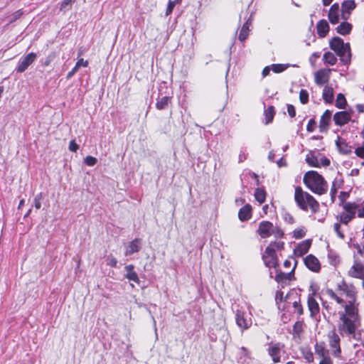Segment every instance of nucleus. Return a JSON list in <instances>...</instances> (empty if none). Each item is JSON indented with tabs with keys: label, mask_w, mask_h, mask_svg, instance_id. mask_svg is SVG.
I'll return each mask as SVG.
<instances>
[{
	"label": "nucleus",
	"mask_w": 364,
	"mask_h": 364,
	"mask_svg": "<svg viewBox=\"0 0 364 364\" xmlns=\"http://www.w3.org/2000/svg\"><path fill=\"white\" fill-rule=\"evenodd\" d=\"M338 294L331 289L326 290L328 296L344 308V310L339 311L338 313L339 317L337 324L338 331L341 336H346L358 340L360 336V333L357 332L360 326V317L358 306L355 304V288L343 282L338 285Z\"/></svg>",
	"instance_id": "1"
},
{
	"label": "nucleus",
	"mask_w": 364,
	"mask_h": 364,
	"mask_svg": "<svg viewBox=\"0 0 364 364\" xmlns=\"http://www.w3.org/2000/svg\"><path fill=\"white\" fill-rule=\"evenodd\" d=\"M304 184L313 193L318 195L325 194L328 191V184L323 176L316 171L306 172L303 178Z\"/></svg>",
	"instance_id": "2"
},
{
	"label": "nucleus",
	"mask_w": 364,
	"mask_h": 364,
	"mask_svg": "<svg viewBox=\"0 0 364 364\" xmlns=\"http://www.w3.org/2000/svg\"><path fill=\"white\" fill-rule=\"evenodd\" d=\"M294 200L297 205L304 211L310 210L312 213H316L319 210V203L316 200L299 186L295 188Z\"/></svg>",
	"instance_id": "3"
},
{
	"label": "nucleus",
	"mask_w": 364,
	"mask_h": 364,
	"mask_svg": "<svg viewBox=\"0 0 364 364\" xmlns=\"http://www.w3.org/2000/svg\"><path fill=\"white\" fill-rule=\"evenodd\" d=\"M329 46L340 57V60L343 64L350 62V50L349 43H344L343 39L336 36L330 41Z\"/></svg>",
	"instance_id": "4"
},
{
	"label": "nucleus",
	"mask_w": 364,
	"mask_h": 364,
	"mask_svg": "<svg viewBox=\"0 0 364 364\" xmlns=\"http://www.w3.org/2000/svg\"><path fill=\"white\" fill-rule=\"evenodd\" d=\"M327 339L331 354L335 358H341V338L340 336L333 329L328 333Z\"/></svg>",
	"instance_id": "5"
},
{
	"label": "nucleus",
	"mask_w": 364,
	"mask_h": 364,
	"mask_svg": "<svg viewBox=\"0 0 364 364\" xmlns=\"http://www.w3.org/2000/svg\"><path fill=\"white\" fill-rule=\"evenodd\" d=\"M235 314L236 324L241 329L242 332L250 328L252 319L247 318L246 314L242 309H237L235 311Z\"/></svg>",
	"instance_id": "6"
},
{
	"label": "nucleus",
	"mask_w": 364,
	"mask_h": 364,
	"mask_svg": "<svg viewBox=\"0 0 364 364\" xmlns=\"http://www.w3.org/2000/svg\"><path fill=\"white\" fill-rule=\"evenodd\" d=\"M284 346L279 343L271 344L267 349L268 355L272 358L274 363L280 362L281 354L283 352Z\"/></svg>",
	"instance_id": "7"
},
{
	"label": "nucleus",
	"mask_w": 364,
	"mask_h": 364,
	"mask_svg": "<svg viewBox=\"0 0 364 364\" xmlns=\"http://www.w3.org/2000/svg\"><path fill=\"white\" fill-rule=\"evenodd\" d=\"M331 69H320L314 73V82L317 85H323L330 79Z\"/></svg>",
	"instance_id": "8"
},
{
	"label": "nucleus",
	"mask_w": 364,
	"mask_h": 364,
	"mask_svg": "<svg viewBox=\"0 0 364 364\" xmlns=\"http://www.w3.org/2000/svg\"><path fill=\"white\" fill-rule=\"evenodd\" d=\"M36 54L35 53H30L24 56L19 62L16 69L18 73L24 72L36 59Z\"/></svg>",
	"instance_id": "9"
},
{
	"label": "nucleus",
	"mask_w": 364,
	"mask_h": 364,
	"mask_svg": "<svg viewBox=\"0 0 364 364\" xmlns=\"http://www.w3.org/2000/svg\"><path fill=\"white\" fill-rule=\"evenodd\" d=\"M314 294L315 293L314 292L311 294H309L307 299V304L310 311V316L316 319L317 316L319 315L320 308L318 302L314 299Z\"/></svg>",
	"instance_id": "10"
},
{
	"label": "nucleus",
	"mask_w": 364,
	"mask_h": 364,
	"mask_svg": "<svg viewBox=\"0 0 364 364\" xmlns=\"http://www.w3.org/2000/svg\"><path fill=\"white\" fill-rule=\"evenodd\" d=\"M306 267L312 272H318L321 269V264L318 259L313 255H307L304 259Z\"/></svg>",
	"instance_id": "11"
},
{
	"label": "nucleus",
	"mask_w": 364,
	"mask_h": 364,
	"mask_svg": "<svg viewBox=\"0 0 364 364\" xmlns=\"http://www.w3.org/2000/svg\"><path fill=\"white\" fill-rule=\"evenodd\" d=\"M351 119L350 113L346 111L336 112L333 116V120L336 125L343 126L347 124Z\"/></svg>",
	"instance_id": "12"
},
{
	"label": "nucleus",
	"mask_w": 364,
	"mask_h": 364,
	"mask_svg": "<svg viewBox=\"0 0 364 364\" xmlns=\"http://www.w3.org/2000/svg\"><path fill=\"white\" fill-rule=\"evenodd\" d=\"M356 4L354 0H346L341 4L342 18L346 20L349 18L350 12L355 9Z\"/></svg>",
	"instance_id": "13"
},
{
	"label": "nucleus",
	"mask_w": 364,
	"mask_h": 364,
	"mask_svg": "<svg viewBox=\"0 0 364 364\" xmlns=\"http://www.w3.org/2000/svg\"><path fill=\"white\" fill-rule=\"evenodd\" d=\"M273 229V224L269 221L260 223L258 228V233L262 238L268 237L271 235Z\"/></svg>",
	"instance_id": "14"
},
{
	"label": "nucleus",
	"mask_w": 364,
	"mask_h": 364,
	"mask_svg": "<svg viewBox=\"0 0 364 364\" xmlns=\"http://www.w3.org/2000/svg\"><path fill=\"white\" fill-rule=\"evenodd\" d=\"M348 275L354 278H361L364 276V266L362 264L355 262L348 270Z\"/></svg>",
	"instance_id": "15"
},
{
	"label": "nucleus",
	"mask_w": 364,
	"mask_h": 364,
	"mask_svg": "<svg viewBox=\"0 0 364 364\" xmlns=\"http://www.w3.org/2000/svg\"><path fill=\"white\" fill-rule=\"evenodd\" d=\"M311 242L306 240L299 243L294 250V253L297 257H301L305 255L309 250Z\"/></svg>",
	"instance_id": "16"
},
{
	"label": "nucleus",
	"mask_w": 364,
	"mask_h": 364,
	"mask_svg": "<svg viewBox=\"0 0 364 364\" xmlns=\"http://www.w3.org/2000/svg\"><path fill=\"white\" fill-rule=\"evenodd\" d=\"M262 259L265 265L269 268L275 267L278 264L277 257L274 252L271 253L265 251Z\"/></svg>",
	"instance_id": "17"
},
{
	"label": "nucleus",
	"mask_w": 364,
	"mask_h": 364,
	"mask_svg": "<svg viewBox=\"0 0 364 364\" xmlns=\"http://www.w3.org/2000/svg\"><path fill=\"white\" fill-rule=\"evenodd\" d=\"M331 115L332 112L330 110L326 109L321 116L319 124V129L321 132L328 129L329 123L331 122Z\"/></svg>",
	"instance_id": "18"
},
{
	"label": "nucleus",
	"mask_w": 364,
	"mask_h": 364,
	"mask_svg": "<svg viewBox=\"0 0 364 364\" xmlns=\"http://www.w3.org/2000/svg\"><path fill=\"white\" fill-rule=\"evenodd\" d=\"M126 274L125 277L129 281H133L137 284L140 282L139 278L134 271V266L133 264L127 265L125 267Z\"/></svg>",
	"instance_id": "19"
},
{
	"label": "nucleus",
	"mask_w": 364,
	"mask_h": 364,
	"mask_svg": "<svg viewBox=\"0 0 364 364\" xmlns=\"http://www.w3.org/2000/svg\"><path fill=\"white\" fill-rule=\"evenodd\" d=\"M339 6L338 4H334L330 8L328 12V19L333 24H336L339 21Z\"/></svg>",
	"instance_id": "20"
},
{
	"label": "nucleus",
	"mask_w": 364,
	"mask_h": 364,
	"mask_svg": "<svg viewBox=\"0 0 364 364\" xmlns=\"http://www.w3.org/2000/svg\"><path fill=\"white\" fill-rule=\"evenodd\" d=\"M141 249V240L135 239L130 242L127 247L125 255H131L135 252H138Z\"/></svg>",
	"instance_id": "21"
},
{
	"label": "nucleus",
	"mask_w": 364,
	"mask_h": 364,
	"mask_svg": "<svg viewBox=\"0 0 364 364\" xmlns=\"http://www.w3.org/2000/svg\"><path fill=\"white\" fill-rule=\"evenodd\" d=\"M336 144L339 151L343 154H348L352 152V147L349 146L346 141L341 137H338Z\"/></svg>",
	"instance_id": "22"
},
{
	"label": "nucleus",
	"mask_w": 364,
	"mask_h": 364,
	"mask_svg": "<svg viewBox=\"0 0 364 364\" xmlns=\"http://www.w3.org/2000/svg\"><path fill=\"white\" fill-rule=\"evenodd\" d=\"M343 208L345 212L353 218L355 217L356 212H358L359 204L355 202H346L342 204Z\"/></svg>",
	"instance_id": "23"
},
{
	"label": "nucleus",
	"mask_w": 364,
	"mask_h": 364,
	"mask_svg": "<svg viewBox=\"0 0 364 364\" xmlns=\"http://www.w3.org/2000/svg\"><path fill=\"white\" fill-rule=\"evenodd\" d=\"M316 28L318 36L323 38L326 36L329 31V26L326 20H321L318 22Z\"/></svg>",
	"instance_id": "24"
},
{
	"label": "nucleus",
	"mask_w": 364,
	"mask_h": 364,
	"mask_svg": "<svg viewBox=\"0 0 364 364\" xmlns=\"http://www.w3.org/2000/svg\"><path fill=\"white\" fill-rule=\"evenodd\" d=\"M251 212H252L251 206L250 205H245L242 208H240V210H239V213H238L239 219L242 221H245V220H249L252 216Z\"/></svg>",
	"instance_id": "25"
},
{
	"label": "nucleus",
	"mask_w": 364,
	"mask_h": 364,
	"mask_svg": "<svg viewBox=\"0 0 364 364\" xmlns=\"http://www.w3.org/2000/svg\"><path fill=\"white\" fill-rule=\"evenodd\" d=\"M323 99L326 103H331L333 100V90L331 87L325 86L322 93Z\"/></svg>",
	"instance_id": "26"
},
{
	"label": "nucleus",
	"mask_w": 364,
	"mask_h": 364,
	"mask_svg": "<svg viewBox=\"0 0 364 364\" xmlns=\"http://www.w3.org/2000/svg\"><path fill=\"white\" fill-rule=\"evenodd\" d=\"M251 25V21L250 19H248L245 23L242 26L240 34H239V40L240 41H244L245 39H247L249 31H250V26Z\"/></svg>",
	"instance_id": "27"
},
{
	"label": "nucleus",
	"mask_w": 364,
	"mask_h": 364,
	"mask_svg": "<svg viewBox=\"0 0 364 364\" xmlns=\"http://www.w3.org/2000/svg\"><path fill=\"white\" fill-rule=\"evenodd\" d=\"M352 29V25L348 22L341 23L336 28L337 32L343 36L350 33Z\"/></svg>",
	"instance_id": "28"
},
{
	"label": "nucleus",
	"mask_w": 364,
	"mask_h": 364,
	"mask_svg": "<svg viewBox=\"0 0 364 364\" xmlns=\"http://www.w3.org/2000/svg\"><path fill=\"white\" fill-rule=\"evenodd\" d=\"M284 243L281 241L271 242L266 248L267 252H274L276 254L277 250H281L284 248Z\"/></svg>",
	"instance_id": "29"
},
{
	"label": "nucleus",
	"mask_w": 364,
	"mask_h": 364,
	"mask_svg": "<svg viewBox=\"0 0 364 364\" xmlns=\"http://www.w3.org/2000/svg\"><path fill=\"white\" fill-rule=\"evenodd\" d=\"M315 352L321 359L325 358H330L328 355V351L326 350L323 343H316Z\"/></svg>",
	"instance_id": "30"
},
{
	"label": "nucleus",
	"mask_w": 364,
	"mask_h": 364,
	"mask_svg": "<svg viewBox=\"0 0 364 364\" xmlns=\"http://www.w3.org/2000/svg\"><path fill=\"white\" fill-rule=\"evenodd\" d=\"M323 60L325 63L331 65H333L337 62V58L331 52H326L323 55Z\"/></svg>",
	"instance_id": "31"
},
{
	"label": "nucleus",
	"mask_w": 364,
	"mask_h": 364,
	"mask_svg": "<svg viewBox=\"0 0 364 364\" xmlns=\"http://www.w3.org/2000/svg\"><path fill=\"white\" fill-rule=\"evenodd\" d=\"M296 262H295V264L291 270V272L289 273H284V272H280L279 274H277L276 277H275V280L277 282H283L284 280H289L291 279V274L292 272L294 271L295 269V267H296Z\"/></svg>",
	"instance_id": "32"
},
{
	"label": "nucleus",
	"mask_w": 364,
	"mask_h": 364,
	"mask_svg": "<svg viewBox=\"0 0 364 364\" xmlns=\"http://www.w3.org/2000/svg\"><path fill=\"white\" fill-rule=\"evenodd\" d=\"M255 199L260 203H263L266 198V192L264 189L258 188L255 192Z\"/></svg>",
	"instance_id": "33"
},
{
	"label": "nucleus",
	"mask_w": 364,
	"mask_h": 364,
	"mask_svg": "<svg viewBox=\"0 0 364 364\" xmlns=\"http://www.w3.org/2000/svg\"><path fill=\"white\" fill-rule=\"evenodd\" d=\"M337 218L339 220L340 223L348 225L354 218L350 215L346 213V212L341 213Z\"/></svg>",
	"instance_id": "34"
},
{
	"label": "nucleus",
	"mask_w": 364,
	"mask_h": 364,
	"mask_svg": "<svg viewBox=\"0 0 364 364\" xmlns=\"http://www.w3.org/2000/svg\"><path fill=\"white\" fill-rule=\"evenodd\" d=\"M265 115V123L269 124L271 122L274 118V110L272 106H269L267 109L264 110Z\"/></svg>",
	"instance_id": "35"
},
{
	"label": "nucleus",
	"mask_w": 364,
	"mask_h": 364,
	"mask_svg": "<svg viewBox=\"0 0 364 364\" xmlns=\"http://www.w3.org/2000/svg\"><path fill=\"white\" fill-rule=\"evenodd\" d=\"M346 105V100L345 96L342 93H339L336 97V106L339 109H343Z\"/></svg>",
	"instance_id": "36"
},
{
	"label": "nucleus",
	"mask_w": 364,
	"mask_h": 364,
	"mask_svg": "<svg viewBox=\"0 0 364 364\" xmlns=\"http://www.w3.org/2000/svg\"><path fill=\"white\" fill-rule=\"evenodd\" d=\"M168 102H169L168 97H163L162 98H161L159 100L157 101V102L156 104V107L158 109H160V110L164 109L168 106Z\"/></svg>",
	"instance_id": "37"
},
{
	"label": "nucleus",
	"mask_w": 364,
	"mask_h": 364,
	"mask_svg": "<svg viewBox=\"0 0 364 364\" xmlns=\"http://www.w3.org/2000/svg\"><path fill=\"white\" fill-rule=\"evenodd\" d=\"M288 68L285 64H273L272 65V70L275 73H279L284 71Z\"/></svg>",
	"instance_id": "38"
},
{
	"label": "nucleus",
	"mask_w": 364,
	"mask_h": 364,
	"mask_svg": "<svg viewBox=\"0 0 364 364\" xmlns=\"http://www.w3.org/2000/svg\"><path fill=\"white\" fill-rule=\"evenodd\" d=\"M306 229L304 228H298L293 231V237L295 239H301L306 235Z\"/></svg>",
	"instance_id": "39"
},
{
	"label": "nucleus",
	"mask_w": 364,
	"mask_h": 364,
	"mask_svg": "<svg viewBox=\"0 0 364 364\" xmlns=\"http://www.w3.org/2000/svg\"><path fill=\"white\" fill-rule=\"evenodd\" d=\"M299 100L301 104L305 105L309 101V93L306 90L301 89L299 92Z\"/></svg>",
	"instance_id": "40"
},
{
	"label": "nucleus",
	"mask_w": 364,
	"mask_h": 364,
	"mask_svg": "<svg viewBox=\"0 0 364 364\" xmlns=\"http://www.w3.org/2000/svg\"><path fill=\"white\" fill-rule=\"evenodd\" d=\"M76 0H63L60 4V11H65L71 8V5Z\"/></svg>",
	"instance_id": "41"
},
{
	"label": "nucleus",
	"mask_w": 364,
	"mask_h": 364,
	"mask_svg": "<svg viewBox=\"0 0 364 364\" xmlns=\"http://www.w3.org/2000/svg\"><path fill=\"white\" fill-rule=\"evenodd\" d=\"M355 154L358 157L363 159V161L361 162V165L364 166V142L360 146H358L355 149Z\"/></svg>",
	"instance_id": "42"
},
{
	"label": "nucleus",
	"mask_w": 364,
	"mask_h": 364,
	"mask_svg": "<svg viewBox=\"0 0 364 364\" xmlns=\"http://www.w3.org/2000/svg\"><path fill=\"white\" fill-rule=\"evenodd\" d=\"M43 198V196L42 193H39L35 196L33 203H34V206L37 210L41 208V202Z\"/></svg>",
	"instance_id": "43"
},
{
	"label": "nucleus",
	"mask_w": 364,
	"mask_h": 364,
	"mask_svg": "<svg viewBox=\"0 0 364 364\" xmlns=\"http://www.w3.org/2000/svg\"><path fill=\"white\" fill-rule=\"evenodd\" d=\"M88 64L89 63H88L87 60H85L83 58H80L75 63V65L74 66L73 68L75 69V70L77 72L78 70L80 69V68H81V67L86 68L88 66Z\"/></svg>",
	"instance_id": "44"
},
{
	"label": "nucleus",
	"mask_w": 364,
	"mask_h": 364,
	"mask_svg": "<svg viewBox=\"0 0 364 364\" xmlns=\"http://www.w3.org/2000/svg\"><path fill=\"white\" fill-rule=\"evenodd\" d=\"M306 161L311 166H315V167L320 166L319 160L314 156H311V157L307 156Z\"/></svg>",
	"instance_id": "45"
},
{
	"label": "nucleus",
	"mask_w": 364,
	"mask_h": 364,
	"mask_svg": "<svg viewBox=\"0 0 364 364\" xmlns=\"http://www.w3.org/2000/svg\"><path fill=\"white\" fill-rule=\"evenodd\" d=\"M84 162L89 166H93L97 164V159L92 156H87L85 158Z\"/></svg>",
	"instance_id": "46"
},
{
	"label": "nucleus",
	"mask_w": 364,
	"mask_h": 364,
	"mask_svg": "<svg viewBox=\"0 0 364 364\" xmlns=\"http://www.w3.org/2000/svg\"><path fill=\"white\" fill-rule=\"evenodd\" d=\"M303 356L307 362H309V363L314 362V354L311 350H304L303 352Z\"/></svg>",
	"instance_id": "47"
},
{
	"label": "nucleus",
	"mask_w": 364,
	"mask_h": 364,
	"mask_svg": "<svg viewBox=\"0 0 364 364\" xmlns=\"http://www.w3.org/2000/svg\"><path fill=\"white\" fill-rule=\"evenodd\" d=\"M293 331L295 333L299 334L303 331V323L297 321L293 326Z\"/></svg>",
	"instance_id": "48"
},
{
	"label": "nucleus",
	"mask_w": 364,
	"mask_h": 364,
	"mask_svg": "<svg viewBox=\"0 0 364 364\" xmlns=\"http://www.w3.org/2000/svg\"><path fill=\"white\" fill-rule=\"evenodd\" d=\"M333 230L340 238L343 239L345 237L344 234L341 231V225L339 223H336L334 224Z\"/></svg>",
	"instance_id": "49"
},
{
	"label": "nucleus",
	"mask_w": 364,
	"mask_h": 364,
	"mask_svg": "<svg viewBox=\"0 0 364 364\" xmlns=\"http://www.w3.org/2000/svg\"><path fill=\"white\" fill-rule=\"evenodd\" d=\"M56 55H55V53L54 52H52L50 53L47 57H46V59L44 62V65L45 66H48L50 63L55 59Z\"/></svg>",
	"instance_id": "50"
},
{
	"label": "nucleus",
	"mask_w": 364,
	"mask_h": 364,
	"mask_svg": "<svg viewBox=\"0 0 364 364\" xmlns=\"http://www.w3.org/2000/svg\"><path fill=\"white\" fill-rule=\"evenodd\" d=\"M117 264V260L112 255H109L107 257V264L112 267H116Z\"/></svg>",
	"instance_id": "51"
},
{
	"label": "nucleus",
	"mask_w": 364,
	"mask_h": 364,
	"mask_svg": "<svg viewBox=\"0 0 364 364\" xmlns=\"http://www.w3.org/2000/svg\"><path fill=\"white\" fill-rule=\"evenodd\" d=\"M293 306L299 315H301L303 314V308L299 301H294L293 303Z\"/></svg>",
	"instance_id": "52"
},
{
	"label": "nucleus",
	"mask_w": 364,
	"mask_h": 364,
	"mask_svg": "<svg viewBox=\"0 0 364 364\" xmlns=\"http://www.w3.org/2000/svg\"><path fill=\"white\" fill-rule=\"evenodd\" d=\"M23 15V11L21 10H18L15 11L11 16V22H13L18 18H19Z\"/></svg>",
	"instance_id": "53"
},
{
	"label": "nucleus",
	"mask_w": 364,
	"mask_h": 364,
	"mask_svg": "<svg viewBox=\"0 0 364 364\" xmlns=\"http://www.w3.org/2000/svg\"><path fill=\"white\" fill-rule=\"evenodd\" d=\"M287 112L291 117H294L296 115L295 107L292 105H288Z\"/></svg>",
	"instance_id": "54"
},
{
	"label": "nucleus",
	"mask_w": 364,
	"mask_h": 364,
	"mask_svg": "<svg viewBox=\"0 0 364 364\" xmlns=\"http://www.w3.org/2000/svg\"><path fill=\"white\" fill-rule=\"evenodd\" d=\"M78 149V145L75 143L74 140L70 141L69 144V150L73 152L77 151Z\"/></svg>",
	"instance_id": "55"
},
{
	"label": "nucleus",
	"mask_w": 364,
	"mask_h": 364,
	"mask_svg": "<svg viewBox=\"0 0 364 364\" xmlns=\"http://www.w3.org/2000/svg\"><path fill=\"white\" fill-rule=\"evenodd\" d=\"M315 124L316 123L314 119H310L306 127L307 131L312 132L314 131Z\"/></svg>",
	"instance_id": "56"
},
{
	"label": "nucleus",
	"mask_w": 364,
	"mask_h": 364,
	"mask_svg": "<svg viewBox=\"0 0 364 364\" xmlns=\"http://www.w3.org/2000/svg\"><path fill=\"white\" fill-rule=\"evenodd\" d=\"M174 6H175L174 1L168 2V6L166 8V15H168L172 12Z\"/></svg>",
	"instance_id": "57"
},
{
	"label": "nucleus",
	"mask_w": 364,
	"mask_h": 364,
	"mask_svg": "<svg viewBox=\"0 0 364 364\" xmlns=\"http://www.w3.org/2000/svg\"><path fill=\"white\" fill-rule=\"evenodd\" d=\"M336 192H337V190L335 187V184L333 183L332 187L331 188V197L332 202H334V200H335Z\"/></svg>",
	"instance_id": "58"
},
{
	"label": "nucleus",
	"mask_w": 364,
	"mask_h": 364,
	"mask_svg": "<svg viewBox=\"0 0 364 364\" xmlns=\"http://www.w3.org/2000/svg\"><path fill=\"white\" fill-rule=\"evenodd\" d=\"M349 196V194L347 192L341 191L339 195V198L341 200L342 203H345V200Z\"/></svg>",
	"instance_id": "59"
},
{
	"label": "nucleus",
	"mask_w": 364,
	"mask_h": 364,
	"mask_svg": "<svg viewBox=\"0 0 364 364\" xmlns=\"http://www.w3.org/2000/svg\"><path fill=\"white\" fill-rule=\"evenodd\" d=\"M319 162H320V166H327L330 164L329 159H328L325 157L321 158L320 159Z\"/></svg>",
	"instance_id": "60"
},
{
	"label": "nucleus",
	"mask_w": 364,
	"mask_h": 364,
	"mask_svg": "<svg viewBox=\"0 0 364 364\" xmlns=\"http://www.w3.org/2000/svg\"><path fill=\"white\" fill-rule=\"evenodd\" d=\"M272 231L277 237H282L284 235L283 231L280 229H277V230H272Z\"/></svg>",
	"instance_id": "61"
},
{
	"label": "nucleus",
	"mask_w": 364,
	"mask_h": 364,
	"mask_svg": "<svg viewBox=\"0 0 364 364\" xmlns=\"http://www.w3.org/2000/svg\"><path fill=\"white\" fill-rule=\"evenodd\" d=\"M283 295H284V293L282 291H277L276 293V296H275V299L276 301H282L283 300Z\"/></svg>",
	"instance_id": "62"
},
{
	"label": "nucleus",
	"mask_w": 364,
	"mask_h": 364,
	"mask_svg": "<svg viewBox=\"0 0 364 364\" xmlns=\"http://www.w3.org/2000/svg\"><path fill=\"white\" fill-rule=\"evenodd\" d=\"M319 364H333V362L331 358H325L321 360Z\"/></svg>",
	"instance_id": "63"
},
{
	"label": "nucleus",
	"mask_w": 364,
	"mask_h": 364,
	"mask_svg": "<svg viewBox=\"0 0 364 364\" xmlns=\"http://www.w3.org/2000/svg\"><path fill=\"white\" fill-rule=\"evenodd\" d=\"M269 72H270V68H269V67L267 66L263 69L262 75L263 77H266L269 74Z\"/></svg>",
	"instance_id": "64"
}]
</instances>
